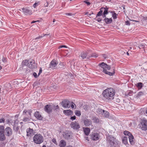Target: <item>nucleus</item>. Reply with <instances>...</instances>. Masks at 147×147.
I'll use <instances>...</instances> for the list:
<instances>
[{
    "label": "nucleus",
    "instance_id": "nucleus-26",
    "mask_svg": "<svg viewBox=\"0 0 147 147\" xmlns=\"http://www.w3.org/2000/svg\"><path fill=\"white\" fill-rule=\"evenodd\" d=\"M5 134L3 133H0V141H3L5 139Z\"/></svg>",
    "mask_w": 147,
    "mask_h": 147
},
{
    "label": "nucleus",
    "instance_id": "nucleus-3",
    "mask_svg": "<svg viewBox=\"0 0 147 147\" xmlns=\"http://www.w3.org/2000/svg\"><path fill=\"white\" fill-rule=\"evenodd\" d=\"M139 126L142 130L144 131L147 130V121L144 119L142 120Z\"/></svg>",
    "mask_w": 147,
    "mask_h": 147
},
{
    "label": "nucleus",
    "instance_id": "nucleus-7",
    "mask_svg": "<svg viewBox=\"0 0 147 147\" xmlns=\"http://www.w3.org/2000/svg\"><path fill=\"white\" fill-rule=\"evenodd\" d=\"M70 102L68 100H64L61 102L63 107L69 108L70 107Z\"/></svg>",
    "mask_w": 147,
    "mask_h": 147
},
{
    "label": "nucleus",
    "instance_id": "nucleus-41",
    "mask_svg": "<svg viewBox=\"0 0 147 147\" xmlns=\"http://www.w3.org/2000/svg\"><path fill=\"white\" fill-rule=\"evenodd\" d=\"M98 55L96 53H93L91 55V57H98Z\"/></svg>",
    "mask_w": 147,
    "mask_h": 147
},
{
    "label": "nucleus",
    "instance_id": "nucleus-19",
    "mask_svg": "<svg viewBox=\"0 0 147 147\" xmlns=\"http://www.w3.org/2000/svg\"><path fill=\"white\" fill-rule=\"evenodd\" d=\"M24 13L26 15H30L31 14V11L26 8H24L22 9Z\"/></svg>",
    "mask_w": 147,
    "mask_h": 147
},
{
    "label": "nucleus",
    "instance_id": "nucleus-9",
    "mask_svg": "<svg viewBox=\"0 0 147 147\" xmlns=\"http://www.w3.org/2000/svg\"><path fill=\"white\" fill-rule=\"evenodd\" d=\"M71 133L68 131H66L63 134V136L65 139H70L71 138Z\"/></svg>",
    "mask_w": 147,
    "mask_h": 147
},
{
    "label": "nucleus",
    "instance_id": "nucleus-62",
    "mask_svg": "<svg viewBox=\"0 0 147 147\" xmlns=\"http://www.w3.org/2000/svg\"><path fill=\"white\" fill-rule=\"evenodd\" d=\"M42 37V36H39L38 37H37L36 38V39H38L40 38H41Z\"/></svg>",
    "mask_w": 147,
    "mask_h": 147
},
{
    "label": "nucleus",
    "instance_id": "nucleus-64",
    "mask_svg": "<svg viewBox=\"0 0 147 147\" xmlns=\"http://www.w3.org/2000/svg\"><path fill=\"white\" fill-rule=\"evenodd\" d=\"M99 122V119H96V122Z\"/></svg>",
    "mask_w": 147,
    "mask_h": 147
},
{
    "label": "nucleus",
    "instance_id": "nucleus-27",
    "mask_svg": "<svg viewBox=\"0 0 147 147\" xmlns=\"http://www.w3.org/2000/svg\"><path fill=\"white\" fill-rule=\"evenodd\" d=\"M63 113L66 115H69L72 114V111L70 110H65L63 111Z\"/></svg>",
    "mask_w": 147,
    "mask_h": 147
},
{
    "label": "nucleus",
    "instance_id": "nucleus-56",
    "mask_svg": "<svg viewBox=\"0 0 147 147\" xmlns=\"http://www.w3.org/2000/svg\"><path fill=\"white\" fill-rule=\"evenodd\" d=\"M2 61L3 62L5 63L6 61V58L4 57H3L2 59Z\"/></svg>",
    "mask_w": 147,
    "mask_h": 147
},
{
    "label": "nucleus",
    "instance_id": "nucleus-20",
    "mask_svg": "<svg viewBox=\"0 0 147 147\" xmlns=\"http://www.w3.org/2000/svg\"><path fill=\"white\" fill-rule=\"evenodd\" d=\"M128 138L129 139V141L130 144L131 145H134L135 143L134 141L135 140L134 139V136L131 135V136H128Z\"/></svg>",
    "mask_w": 147,
    "mask_h": 147
},
{
    "label": "nucleus",
    "instance_id": "nucleus-58",
    "mask_svg": "<svg viewBox=\"0 0 147 147\" xmlns=\"http://www.w3.org/2000/svg\"><path fill=\"white\" fill-rule=\"evenodd\" d=\"M101 19L100 18H98L97 19V21L98 22H100L101 21Z\"/></svg>",
    "mask_w": 147,
    "mask_h": 147
},
{
    "label": "nucleus",
    "instance_id": "nucleus-30",
    "mask_svg": "<svg viewBox=\"0 0 147 147\" xmlns=\"http://www.w3.org/2000/svg\"><path fill=\"white\" fill-rule=\"evenodd\" d=\"M98 65L102 68V70L103 72H104V70H104V69L105 68V66H107V64H105L104 62H102L101 63L99 64Z\"/></svg>",
    "mask_w": 147,
    "mask_h": 147
},
{
    "label": "nucleus",
    "instance_id": "nucleus-47",
    "mask_svg": "<svg viewBox=\"0 0 147 147\" xmlns=\"http://www.w3.org/2000/svg\"><path fill=\"white\" fill-rule=\"evenodd\" d=\"M112 16L114 19H115L117 18L116 15L115 13L113 14Z\"/></svg>",
    "mask_w": 147,
    "mask_h": 147
},
{
    "label": "nucleus",
    "instance_id": "nucleus-10",
    "mask_svg": "<svg viewBox=\"0 0 147 147\" xmlns=\"http://www.w3.org/2000/svg\"><path fill=\"white\" fill-rule=\"evenodd\" d=\"M71 125L72 128L76 130L78 129L80 127L79 123L76 121L72 122L71 123Z\"/></svg>",
    "mask_w": 147,
    "mask_h": 147
},
{
    "label": "nucleus",
    "instance_id": "nucleus-43",
    "mask_svg": "<svg viewBox=\"0 0 147 147\" xmlns=\"http://www.w3.org/2000/svg\"><path fill=\"white\" fill-rule=\"evenodd\" d=\"M107 66H105V68L104 69V70H109L110 69V67L107 64Z\"/></svg>",
    "mask_w": 147,
    "mask_h": 147
},
{
    "label": "nucleus",
    "instance_id": "nucleus-16",
    "mask_svg": "<svg viewBox=\"0 0 147 147\" xmlns=\"http://www.w3.org/2000/svg\"><path fill=\"white\" fill-rule=\"evenodd\" d=\"M133 94V92L132 91L130 90H127L126 92L124 93L123 94H124L126 97H128L129 96H132Z\"/></svg>",
    "mask_w": 147,
    "mask_h": 147
},
{
    "label": "nucleus",
    "instance_id": "nucleus-2",
    "mask_svg": "<svg viewBox=\"0 0 147 147\" xmlns=\"http://www.w3.org/2000/svg\"><path fill=\"white\" fill-rule=\"evenodd\" d=\"M33 140L35 143L40 144L43 141V137L40 134H36L33 137Z\"/></svg>",
    "mask_w": 147,
    "mask_h": 147
},
{
    "label": "nucleus",
    "instance_id": "nucleus-22",
    "mask_svg": "<svg viewBox=\"0 0 147 147\" xmlns=\"http://www.w3.org/2000/svg\"><path fill=\"white\" fill-rule=\"evenodd\" d=\"M104 21L107 24H109L111 23L112 21L113 20L112 18H106V17H104Z\"/></svg>",
    "mask_w": 147,
    "mask_h": 147
},
{
    "label": "nucleus",
    "instance_id": "nucleus-28",
    "mask_svg": "<svg viewBox=\"0 0 147 147\" xmlns=\"http://www.w3.org/2000/svg\"><path fill=\"white\" fill-rule=\"evenodd\" d=\"M13 128L14 131H15L17 133V132H18L19 129V127L17 126V124L15 123V122L14 123Z\"/></svg>",
    "mask_w": 147,
    "mask_h": 147
},
{
    "label": "nucleus",
    "instance_id": "nucleus-6",
    "mask_svg": "<svg viewBox=\"0 0 147 147\" xmlns=\"http://www.w3.org/2000/svg\"><path fill=\"white\" fill-rule=\"evenodd\" d=\"M4 134L5 135L8 136H11L12 134L13 131L11 128L7 127L5 129Z\"/></svg>",
    "mask_w": 147,
    "mask_h": 147
},
{
    "label": "nucleus",
    "instance_id": "nucleus-57",
    "mask_svg": "<svg viewBox=\"0 0 147 147\" xmlns=\"http://www.w3.org/2000/svg\"><path fill=\"white\" fill-rule=\"evenodd\" d=\"M38 5V4L37 3H34L33 5V7L35 8Z\"/></svg>",
    "mask_w": 147,
    "mask_h": 147
},
{
    "label": "nucleus",
    "instance_id": "nucleus-42",
    "mask_svg": "<svg viewBox=\"0 0 147 147\" xmlns=\"http://www.w3.org/2000/svg\"><path fill=\"white\" fill-rule=\"evenodd\" d=\"M143 93L141 92H138L137 94V97H139L140 96L143 95Z\"/></svg>",
    "mask_w": 147,
    "mask_h": 147
},
{
    "label": "nucleus",
    "instance_id": "nucleus-21",
    "mask_svg": "<svg viewBox=\"0 0 147 147\" xmlns=\"http://www.w3.org/2000/svg\"><path fill=\"white\" fill-rule=\"evenodd\" d=\"M83 130L84 134L86 136H88L89 135L90 132V129L88 127H84Z\"/></svg>",
    "mask_w": 147,
    "mask_h": 147
},
{
    "label": "nucleus",
    "instance_id": "nucleus-23",
    "mask_svg": "<svg viewBox=\"0 0 147 147\" xmlns=\"http://www.w3.org/2000/svg\"><path fill=\"white\" fill-rule=\"evenodd\" d=\"M103 117H108L109 116V113L108 111L103 110L101 114Z\"/></svg>",
    "mask_w": 147,
    "mask_h": 147
},
{
    "label": "nucleus",
    "instance_id": "nucleus-18",
    "mask_svg": "<svg viewBox=\"0 0 147 147\" xmlns=\"http://www.w3.org/2000/svg\"><path fill=\"white\" fill-rule=\"evenodd\" d=\"M102 10V12H103V15H102V17L103 18H104V17H106L105 15L107 14L108 13V8L107 7L106 8H101Z\"/></svg>",
    "mask_w": 147,
    "mask_h": 147
},
{
    "label": "nucleus",
    "instance_id": "nucleus-60",
    "mask_svg": "<svg viewBox=\"0 0 147 147\" xmlns=\"http://www.w3.org/2000/svg\"><path fill=\"white\" fill-rule=\"evenodd\" d=\"M103 57L104 58V59H105L107 57V56L106 55H103Z\"/></svg>",
    "mask_w": 147,
    "mask_h": 147
},
{
    "label": "nucleus",
    "instance_id": "nucleus-25",
    "mask_svg": "<svg viewBox=\"0 0 147 147\" xmlns=\"http://www.w3.org/2000/svg\"><path fill=\"white\" fill-rule=\"evenodd\" d=\"M66 144V142L64 140H62L60 141L59 146L60 147H65Z\"/></svg>",
    "mask_w": 147,
    "mask_h": 147
},
{
    "label": "nucleus",
    "instance_id": "nucleus-37",
    "mask_svg": "<svg viewBox=\"0 0 147 147\" xmlns=\"http://www.w3.org/2000/svg\"><path fill=\"white\" fill-rule=\"evenodd\" d=\"M124 134L125 135H127L128 136L131 135L132 134L129 132V131H124Z\"/></svg>",
    "mask_w": 147,
    "mask_h": 147
},
{
    "label": "nucleus",
    "instance_id": "nucleus-13",
    "mask_svg": "<svg viewBox=\"0 0 147 147\" xmlns=\"http://www.w3.org/2000/svg\"><path fill=\"white\" fill-rule=\"evenodd\" d=\"M84 123L85 126L86 127H88L92 124V121L90 119H85Z\"/></svg>",
    "mask_w": 147,
    "mask_h": 147
},
{
    "label": "nucleus",
    "instance_id": "nucleus-39",
    "mask_svg": "<svg viewBox=\"0 0 147 147\" xmlns=\"http://www.w3.org/2000/svg\"><path fill=\"white\" fill-rule=\"evenodd\" d=\"M103 13L102 10L101 8L100 11L96 15V17L98 16H100L102 15Z\"/></svg>",
    "mask_w": 147,
    "mask_h": 147
},
{
    "label": "nucleus",
    "instance_id": "nucleus-46",
    "mask_svg": "<svg viewBox=\"0 0 147 147\" xmlns=\"http://www.w3.org/2000/svg\"><path fill=\"white\" fill-rule=\"evenodd\" d=\"M84 2L86 4L88 5H90L91 4L90 2H87V1H84Z\"/></svg>",
    "mask_w": 147,
    "mask_h": 147
},
{
    "label": "nucleus",
    "instance_id": "nucleus-32",
    "mask_svg": "<svg viewBox=\"0 0 147 147\" xmlns=\"http://www.w3.org/2000/svg\"><path fill=\"white\" fill-rule=\"evenodd\" d=\"M30 61L28 60H25L22 61V63L23 65H27L28 67Z\"/></svg>",
    "mask_w": 147,
    "mask_h": 147
},
{
    "label": "nucleus",
    "instance_id": "nucleus-34",
    "mask_svg": "<svg viewBox=\"0 0 147 147\" xmlns=\"http://www.w3.org/2000/svg\"><path fill=\"white\" fill-rule=\"evenodd\" d=\"M104 72H103L104 73H105V74H108L109 75V76H113L114 74V72L113 71V72H110L109 71H107V70H104Z\"/></svg>",
    "mask_w": 147,
    "mask_h": 147
},
{
    "label": "nucleus",
    "instance_id": "nucleus-51",
    "mask_svg": "<svg viewBox=\"0 0 147 147\" xmlns=\"http://www.w3.org/2000/svg\"><path fill=\"white\" fill-rule=\"evenodd\" d=\"M5 120L4 118H2L0 119V123H4L5 122Z\"/></svg>",
    "mask_w": 147,
    "mask_h": 147
},
{
    "label": "nucleus",
    "instance_id": "nucleus-53",
    "mask_svg": "<svg viewBox=\"0 0 147 147\" xmlns=\"http://www.w3.org/2000/svg\"><path fill=\"white\" fill-rule=\"evenodd\" d=\"M33 75L35 78H37V74L36 72H34Z\"/></svg>",
    "mask_w": 147,
    "mask_h": 147
},
{
    "label": "nucleus",
    "instance_id": "nucleus-11",
    "mask_svg": "<svg viewBox=\"0 0 147 147\" xmlns=\"http://www.w3.org/2000/svg\"><path fill=\"white\" fill-rule=\"evenodd\" d=\"M57 64L58 63L55 60H53L50 63L49 68L53 69H55Z\"/></svg>",
    "mask_w": 147,
    "mask_h": 147
},
{
    "label": "nucleus",
    "instance_id": "nucleus-29",
    "mask_svg": "<svg viewBox=\"0 0 147 147\" xmlns=\"http://www.w3.org/2000/svg\"><path fill=\"white\" fill-rule=\"evenodd\" d=\"M87 55V53L86 52H82L80 56L81 57L82 59H84L86 58Z\"/></svg>",
    "mask_w": 147,
    "mask_h": 147
},
{
    "label": "nucleus",
    "instance_id": "nucleus-35",
    "mask_svg": "<svg viewBox=\"0 0 147 147\" xmlns=\"http://www.w3.org/2000/svg\"><path fill=\"white\" fill-rule=\"evenodd\" d=\"M103 110L100 109H98L96 110V112L98 114L101 115Z\"/></svg>",
    "mask_w": 147,
    "mask_h": 147
},
{
    "label": "nucleus",
    "instance_id": "nucleus-44",
    "mask_svg": "<svg viewBox=\"0 0 147 147\" xmlns=\"http://www.w3.org/2000/svg\"><path fill=\"white\" fill-rule=\"evenodd\" d=\"M55 107L53 108V110H55L56 109H59V107L57 105V106H55Z\"/></svg>",
    "mask_w": 147,
    "mask_h": 147
},
{
    "label": "nucleus",
    "instance_id": "nucleus-24",
    "mask_svg": "<svg viewBox=\"0 0 147 147\" xmlns=\"http://www.w3.org/2000/svg\"><path fill=\"white\" fill-rule=\"evenodd\" d=\"M120 54L122 55H126V52L127 50H125L124 48H123L122 47L120 48Z\"/></svg>",
    "mask_w": 147,
    "mask_h": 147
},
{
    "label": "nucleus",
    "instance_id": "nucleus-33",
    "mask_svg": "<svg viewBox=\"0 0 147 147\" xmlns=\"http://www.w3.org/2000/svg\"><path fill=\"white\" fill-rule=\"evenodd\" d=\"M31 119V117L28 116V117H26L24 118L23 120L24 122H28Z\"/></svg>",
    "mask_w": 147,
    "mask_h": 147
},
{
    "label": "nucleus",
    "instance_id": "nucleus-15",
    "mask_svg": "<svg viewBox=\"0 0 147 147\" xmlns=\"http://www.w3.org/2000/svg\"><path fill=\"white\" fill-rule=\"evenodd\" d=\"M32 110L31 109L28 110V111L26 110H24L23 111V114L24 115H28V116L31 117V114L32 112Z\"/></svg>",
    "mask_w": 147,
    "mask_h": 147
},
{
    "label": "nucleus",
    "instance_id": "nucleus-17",
    "mask_svg": "<svg viewBox=\"0 0 147 147\" xmlns=\"http://www.w3.org/2000/svg\"><path fill=\"white\" fill-rule=\"evenodd\" d=\"M34 115L38 119L41 120L42 119V117L38 112H36L34 113Z\"/></svg>",
    "mask_w": 147,
    "mask_h": 147
},
{
    "label": "nucleus",
    "instance_id": "nucleus-14",
    "mask_svg": "<svg viewBox=\"0 0 147 147\" xmlns=\"http://www.w3.org/2000/svg\"><path fill=\"white\" fill-rule=\"evenodd\" d=\"M26 132L27 136H31L34 134L33 130L30 128H28L27 129Z\"/></svg>",
    "mask_w": 147,
    "mask_h": 147
},
{
    "label": "nucleus",
    "instance_id": "nucleus-31",
    "mask_svg": "<svg viewBox=\"0 0 147 147\" xmlns=\"http://www.w3.org/2000/svg\"><path fill=\"white\" fill-rule=\"evenodd\" d=\"M122 142L125 144L127 143V136H124L122 139Z\"/></svg>",
    "mask_w": 147,
    "mask_h": 147
},
{
    "label": "nucleus",
    "instance_id": "nucleus-5",
    "mask_svg": "<svg viewBox=\"0 0 147 147\" xmlns=\"http://www.w3.org/2000/svg\"><path fill=\"white\" fill-rule=\"evenodd\" d=\"M55 107V105H47L45 107V111L48 113H50L52 112L53 108Z\"/></svg>",
    "mask_w": 147,
    "mask_h": 147
},
{
    "label": "nucleus",
    "instance_id": "nucleus-61",
    "mask_svg": "<svg viewBox=\"0 0 147 147\" xmlns=\"http://www.w3.org/2000/svg\"><path fill=\"white\" fill-rule=\"evenodd\" d=\"M85 15H88L89 14L90 16L91 15V14L90 13V14H89V12H86L85 13Z\"/></svg>",
    "mask_w": 147,
    "mask_h": 147
},
{
    "label": "nucleus",
    "instance_id": "nucleus-50",
    "mask_svg": "<svg viewBox=\"0 0 147 147\" xmlns=\"http://www.w3.org/2000/svg\"><path fill=\"white\" fill-rule=\"evenodd\" d=\"M52 141L53 143H54V144H57V142L56 141V140L55 138H53L52 139Z\"/></svg>",
    "mask_w": 147,
    "mask_h": 147
},
{
    "label": "nucleus",
    "instance_id": "nucleus-54",
    "mask_svg": "<svg viewBox=\"0 0 147 147\" xmlns=\"http://www.w3.org/2000/svg\"><path fill=\"white\" fill-rule=\"evenodd\" d=\"M49 3L47 1H46V3L44 4V5L45 7H48Z\"/></svg>",
    "mask_w": 147,
    "mask_h": 147
},
{
    "label": "nucleus",
    "instance_id": "nucleus-1",
    "mask_svg": "<svg viewBox=\"0 0 147 147\" xmlns=\"http://www.w3.org/2000/svg\"><path fill=\"white\" fill-rule=\"evenodd\" d=\"M115 90L112 88L106 89L103 92V96L108 100H112L115 94Z\"/></svg>",
    "mask_w": 147,
    "mask_h": 147
},
{
    "label": "nucleus",
    "instance_id": "nucleus-55",
    "mask_svg": "<svg viewBox=\"0 0 147 147\" xmlns=\"http://www.w3.org/2000/svg\"><path fill=\"white\" fill-rule=\"evenodd\" d=\"M71 103L72 104L71 105V107L73 109L74 108V105L75 106V104L73 102H72Z\"/></svg>",
    "mask_w": 147,
    "mask_h": 147
},
{
    "label": "nucleus",
    "instance_id": "nucleus-12",
    "mask_svg": "<svg viewBox=\"0 0 147 147\" xmlns=\"http://www.w3.org/2000/svg\"><path fill=\"white\" fill-rule=\"evenodd\" d=\"M28 67L31 69H34L37 67L36 64L35 63L34 60H32L30 61Z\"/></svg>",
    "mask_w": 147,
    "mask_h": 147
},
{
    "label": "nucleus",
    "instance_id": "nucleus-52",
    "mask_svg": "<svg viewBox=\"0 0 147 147\" xmlns=\"http://www.w3.org/2000/svg\"><path fill=\"white\" fill-rule=\"evenodd\" d=\"M125 24L127 25H130V23L129 21H127L125 22Z\"/></svg>",
    "mask_w": 147,
    "mask_h": 147
},
{
    "label": "nucleus",
    "instance_id": "nucleus-36",
    "mask_svg": "<svg viewBox=\"0 0 147 147\" xmlns=\"http://www.w3.org/2000/svg\"><path fill=\"white\" fill-rule=\"evenodd\" d=\"M4 127L3 125H0V133H4Z\"/></svg>",
    "mask_w": 147,
    "mask_h": 147
},
{
    "label": "nucleus",
    "instance_id": "nucleus-40",
    "mask_svg": "<svg viewBox=\"0 0 147 147\" xmlns=\"http://www.w3.org/2000/svg\"><path fill=\"white\" fill-rule=\"evenodd\" d=\"M75 115L78 116H80L81 115V113L80 111L76 110L75 111Z\"/></svg>",
    "mask_w": 147,
    "mask_h": 147
},
{
    "label": "nucleus",
    "instance_id": "nucleus-8",
    "mask_svg": "<svg viewBox=\"0 0 147 147\" xmlns=\"http://www.w3.org/2000/svg\"><path fill=\"white\" fill-rule=\"evenodd\" d=\"M91 139L94 141H96L99 139V134L96 133H92L90 135Z\"/></svg>",
    "mask_w": 147,
    "mask_h": 147
},
{
    "label": "nucleus",
    "instance_id": "nucleus-49",
    "mask_svg": "<svg viewBox=\"0 0 147 147\" xmlns=\"http://www.w3.org/2000/svg\"><path fill=\"white\" fill-rule=\"evenodd\" d=\"M76 117L75 116H74L71 117L70 118V119L71 120H73L76 119Z\"/></svg>",
    "mask_w": 147,
    "mask_h": 147
},
{
    "label": "nucleus",
    "instance_id": "nucleus-59",
    "mask_svg": "<svg viewBox=\"0 0 147 147\" xmlns=\"http://www.w3.org/2000/svg\"><path fill=\"white\" fill-rule=\"evenodd\" d=\"M116 102H117L119 103V99L117 98L116 100Z\"/></svg>",
    "mask_w": 147,
    "mask_h": 147
},
{
    "label": "nucleus",
    "instance_id": "nucleus-48",
    "mask_svg": "<svg viewBox=\"0 0 147 147\" xmlns=\"http://www.w3.org/2000/svg\"><path fill=\"white\" fill-rule=\"evenodd\" d=\"M63 47H65V48H67V46H66L65 45H61V46H60L59 47L58 49H60V48H62Z\"/></svg>",
    "mask_w": 147,
    "mask_h": 147
},
{
    "label": "nucleus",
    "instance_id": "nucleus-63",
    "mask_svg": "<svg viewBox=\"0 0 147 147\" xmlns=\"http://www.w3.org/2000/svg\"><path fill=\"white\" fill-rule=\"evenodd\" d=\"M121 7H122L123 9V10L125 9V7L124 6V5H123V6H121Z\"/></svg>",
    "mask_w": 147,
    "mask_h": 147
},
{
    "label": "nucleus",
    "instance_id": "nucleus-45",
    "mask_svg": "<svg viewBox=\"0 0 147 147\" xmlns=\"http://www.w3.org/2000/svg\"><path fill=\"white\" fill-rule=\"evenodd\" d=\"M42 71V69L41 67H40L39 69V71L38 74V76H39L41 74Z\"/></svg>",
    "mask_w": 147,
    "mask_h": 147
},
{
    "label": "nucleus",
    "instance_id": "nucleus-38",
    "mask_svg": "<svg viewBox=\"0 0 147 147\" xmlns=\"http://www.w3.org/2000/svg\"><path fill=\"white\" fill-rule=\"evenodd\" d=\"M143 84L141 82H139L136 84L137 86L139 89H141L142 87Z\"/></svg>",
    "mask_w": 147,
    "mask_h": 147
},
{
    "label": "nucleus",
    "instance_id": "nucleus-4",
    "mask_svg": "<svg viewBox=\"0 0 147 147\" xmlns=\"http://www.w3.org/2000/svg\"><path fill=\"white\" fill-rule=\"evenodd\" d=\"M107 141L111 146L114 145L116 141V139L111 136H109L107 137Z\"/></svg>",
    "mask_w": 147,
    "mask_h": 147
}]
</instances>
